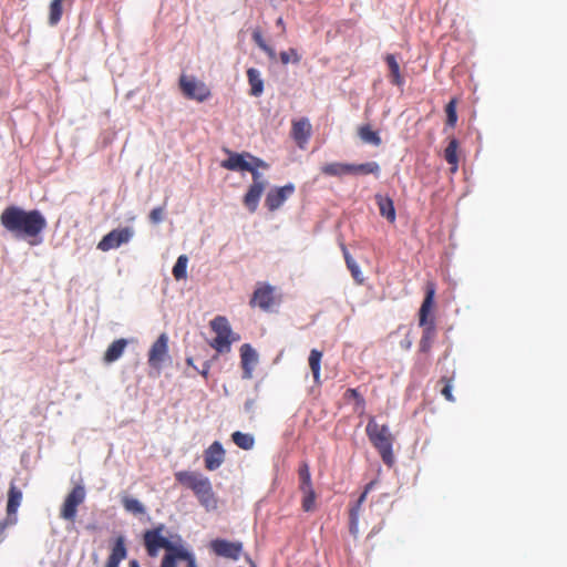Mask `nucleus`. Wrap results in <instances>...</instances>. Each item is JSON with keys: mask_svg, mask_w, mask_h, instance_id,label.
<instances>
[{"mask_svg": "<svg viewBox=\"0 0 567 567\" xmlns=\"http://www.w3.org/2000/svg\"><path fill=\"white\" fill-rule=\"evenodd\" d=\"M187 264H188V257L186 255H181L174 267H173V276L176 280L185 279L187 276Z\"/></svg>", "mask_w": 567, "mask_h": 567, "instance_id": "34", "label": "nucleus"}, {"mask_svg": "<svg viewBox=\"0 0 567 567\" xmlns=\"http://www.w3.org/2000/svg\"><path fill=\"white\" fill-rule=\"evenodd\" d=\"M127 346L126 339H117L113 341L105 351L104 360L109 363L118 360Z\"/></svg>", "mask_w": 567, "mask_h": 567, "instance_id": "21", "label": "nucleus"}, {"mask_svg": "<svg viewBox=\"0 0 567 567\" xmlns=\"http://www.w3.org/2000/svg\"><path fill=\"white\" fill-rule=\"evenodd\" d=\"M311 135V124L309 120L302 117L292 123V136L298 144L306 143Z\"/></svg>", "mask_w": 567, "mask_h": 567, "instance_id": "17", "label": "nucleus"}, {"mask_svg": "<svg viewBox=\"0 0 567 567\" xmlns=\"http://www.w3.org/2000/svg\"><path fill=\"white\" fill-rule=\"evenodd\" d=\"M254 404H255V402L252 400H247L245 403V410L247 412L251 411L254 409Z\"/></svg>", "mask_w": 567, "mask_h": 567, "instance_id": "55", "label": "nucleus"}, {"mask_svg": "<svg viewBox=\"0 0 567 567\" xmlns=\"http://www.w3.org/2000/svg\"><path fill=\"white\" fill-rule=\"evenodd\" d=\"M406 348L411 347V342H405Z\"/></svg>", "mask_w": 567, "mask_h": 567, "instance_id": "61", "label": "nucleus"}, {"mask_svg": "<svg viewBox=\"0 0 567 567\" xmlns=\"http://www.w3.org/2000/svg\"><path fill=\"white\" fill-rule=\"evenodd\" d=\"M303 494L302 498V508L305 512H311L315 508V499H316V493L313 488L302 489Z\"/></svg>", "mask_w": 567, "mask_h": 567, "instance_id": "42", "label": "nucleus"}, {"mask_svg": "<svg viewBox=\"0 0 567 567\" xmlns=\"http://www.w3.org/2000/svg\"><path fill=\"white\" fill-rule=\"evenodd\" d=\"M280 61L282 64L293 63L298 64L301 60V55L293 48H290L289 51H282L279 54Z\"/></svg>", "mask_w": 567, "mask_h": 567, "instance_id": "40", "label": "nucleus"}, {"mask_svg": "<svg viewBox=\"0 0 567 567\" xmlns=\"http://www.w3.org/2000/svg\"><path fill=\"white\" fill-rule=\"evenodd\" d=\"M342 250H343V255H344V260H346L347 267L350 270L353 279L358 284H362L364 278H363V275H362V272L360 270V267H359L358 262L352 258V256L349 254V251L347 250V248L344 246L342 247Z\"/></svg>", "mask_w": 567, "mask_h": 567, "instance_id": "31", "label": "nucleus"}, {"mask_svg": "<svg viewBox=\"0 0 567 567\" xmlns=\"http://www.w3.org/2000/svg\"><path fill=\"white\" fill-rule=\"evenodd\" d=\"M86 496L85 487L81 484L74 486L66 495L61 509L60 517L64 520L74 522L78 514V506L81 505Z\"/></svg>", "mask_w": 567, "mask_h": 567, "instance_id": "3", "label": "nucleus"}, {"mask_svg": "<svg viewBox=\"0 0 567 567\" xmlns=\"http://www.w3.org/2000/svg\"><path fill=\"white\" fill-rule=\"evenodd\" d=\"M266 186L251 184L244 196V205L250 213H255L258 208L259 200L261 198L262 193L265 192Z\"/></svg>", "mask_w": 567, "mask_h": 567, "instance_id": "15", "label": "nucleus"}, {"mask_svg": "<svg viewBox=\"0 0 567 567\" xmlns=\"http://www.w3.org/2000/svg\"><path fill=\"white\" fill-rule=\"evenodd\" d=\"M423 334L420 341V351L427 352L431 348L432 341L435 337V326L434 321L430 320V323L426 326H422Z\"/></svg>", "mask_w": 567, "mask_h": 567, "instance_id": "26", "label": "nucleus"}, {"mask_svg": "<svg viewBox=\"0 0 567 567\" xmlns=\"http://www.w3.org/2000/svg\"><path fill=\"white\" fill-rule=\"evenodd\" d=\"M350 174H373L379 175L380 165L377 162H367L362 164H349Z\"/></svg>", "mask_w": 567, "mask_h": 567, "instance_id": "24", "label": "nucleus"}, {"mask_svg": "<svg viewBox=\"0 0 567 567\" xmlns=\"http://www.w3.org/2000/svg\"><path fill=\"white\" fill-rule=\"evenodd\" d=\"M230 336L231 334L216 336L212 342V347L219 353L228 352L231 344Z\"/></svg>", "mask_w": 567, "mask_h": 567, "instance_id": "38", "label": "nucleus"}, {"mask_svg": "<svg viewBox=\"0 0 567 567\" xmlns=\"http://www.w3.org/2000/svg\"><path fill=\"white\" fill-rule=\"evenodd\" d=\"M293 193L295 185L292 183H288L281 187H274L267 193L265 204L270 212H275L279 209Z\"/></svg>", "mask_w": 567, "mask_h": 567, "instance_id": "7", "label": "nucleus"}, {"mask_svg": "<svg viewBox=\"0 0 567 567\" xmlns=\"http://www.w3.org/2000/svg\"><path fill=\"white\" fill-rule=\"evenodd\" d=\"M62 2L63 0H52L49 12V24L56 25L62 17Z\"/></svg>", "mask_w": 567, "mask_h": 567, "instance_id": "37", "label": "nucleus"}, {"mask_svg": "<svg viewBox=\"0 0 567 567\" xmlns=\"http://www.w3.org/2000/svg\"><path fill=\"white\" fill-rule=\"evenodd\" d=\"M373 485H374V482H370L369 484H367L364 491H367V493H369L372 489Z\"/></svg>", "mask_w": 567, "mask_h": 567, "instance_id": "58", "label": "nucleus"}, {"mask_svg": "<svg viewBox=\"0 0 567 567\" xmlns=\"http://www.w3.org/2000/svg\"><path fill=\"white\" fill-rule=\"evenodd\" d=\"M246 155H247V158H249L248 164L250 167H255V169L269 167V165L264 159L256 157V156L251 155L250 153H246Z\"/></svg>", "mask_w": 567, "mask_h": 567, "instance_id": "45", "label": "nucleus"}, {"mask_svg": "<svg viewBox=\"0 0 567 567\" xmlns=\"http://www.w3.org/2000/svg\"><path fill=\"white\" fill-rule=\"evenodd\" d=\"M458 141L453 137L450 140L449 145L444 151V157L446 162L452 166L451 172L457 171L458 157H457Z\"/></svg>", "mask_w": 567, "mask_h": 567, "instance_id": "23", "label": "nucleus"}, {"mask_svg": "<svg viewBox=\"0 0 567 567\" xmlns=\"http://www.w3.org/2000/svg\"><path fill=\"white\" fill-rule=\"evenodd\" d=\"M365 431L369 440L379 451L382 461L386 465L391 466L394 462V456L392 451V435L390 433L389 426L385 424L379 425L372 417L369 420Z\"/></svg>", "mask_w": 567, "mask_h": 567, "instance_id": "2", "label": "nucleus"}, {"mask_svg": "<svg viewBox=\"0 0 567 567\" xmlns=\"http://www.w3.org/2000/svg\"><path fill=\"white\" fill-rule=\"evenodd\" d=\"M276 24L278 27H280L282 30H285V23H284V19L281 17H279L276 21Z\"/></svg>", "mask_w": 567, "mask_h": 567, "instance_id": "56", "label": "nucleus"}, {"mask_svg": "<svg viewBox=\"0 0 567 567\" xmlns=\"http://www.w3.org/2000/svg\"><path fill=\"white\" fill-rule=\"evenodd\" d=\"M130 567H141L137 560H131Z\"/></svg>", "mask_w": 567, "mask_h": 567, "instance_id": "59", "label": "nucleus"}, {"mask_svg": "<svg viewBox=\"0 0 567 567\" xmlns=\"http://www.w3.org/2000/svg\"><path fill=\"white\" fill-rule=\"evenodd\" d=\"M205 466L208 471L217 470L225 460V450L220 442L215 441L206 451H205Z\"/></svg>", "mask_w": 567, "mask_h": 567, "instance_id": "12", "label": "nucleus"}, {"mask_svg": "<svg viewBox=\"0 0 567 567\" xmlns=\"http://www.w3.org/2000/svg\"><path fill=\"white\" fill-rule=\"evenodd\" d=\"M375 202L378 204L380 215L386 218L390 223L395 221L396 214L392 198L382 194H377Z\"/></svg>", "mask_w": 567, "mask_h": 567, "instance_id": "16", "label": "nucleus"}, {"mask_svg": "<svg viewBox=\"0 0 567 567\" xmlns=\"http://www.w3.org/2000/svg\"><path fill=\"white\" fill-rule=\"evenodd\" d=\"M186 363H187L188 367L193 368V365L195 364L193 357H187L186 358Z\"/></svg>", "mask_w": 567, "mask_h": 567, "instance_id": "57", "label": "nucleus"}, {"mask_svg": "<svg viewBox=\"0 0 567 567\" xmlns=\"http://www.w3.org/2000/svg\"><path fill=\"white\" fill-rule=\"evenodd\" d=\"M209 369H210V363L209 361H204L200 365V369H197V372L203 375L204 378H207L208 377V373H209Z\"/></svg>", "mask_w": 567, "mask_h": 567, "instance_id": "51", "label": "nucleus"}, {"mask_svg": "<svg viewBox=\"0 0 567 567\" xmlns=\"http://www.w3.org/2000/svg\"><path fill=\"white\" fill-rule=\"evenodd\" d=\"M210 327L213 331L216 333V336H225V334H233L230 324L227 320V318L217 316L210 321Z\"/></svg>", "mask_w": 567, "mask_h": 567, "instance_id": "32", "label": "nucleus"}, {"mask_svg": "<svg viewBox=\"0 0 567 567\" xmlns=\"http://www.w3.org/2000/svg\"><path fill=\"white\" fill-rule=\"evenodd\" d=\"M164 549L166 550L167 556H171L176 560H182L189 551V549L185 548L183 545H177L171 540H168Z\"/></svg>", "mask_w": 567, "mask_h": 567, "instance_id": "36", "label": "nucleus"}, {"mask_svg": "<svg viewBox=\"0 0 567 567\" xmlns=\"http://www.w3.org/2000/svg\"><path fill=\"white\" fill-rule=\"evenodd\" d=\"M179 85L183 93L189 99L203 102L209 95V91L206 85L204 83L197 82L195 78L182 75L179 79Z\"/></svg>", "mask_w": 567, "mask_h": 567, "instance_id": "8", "label": "nucleus"}, {"mask_svg": "<svg viewBox=\"0 0 567 567\" xmlns=\"http://www.w3.org/2000/svg\"><path fill=\"white\" fill-rule=\"evenodd\" d=\"M321 351L312 349L309 354V367L311 369L313 380L317 384L320 383V370H321Z\"/></svg>", "mask_w": 567, "mask_h": 567, "instance_id": "27", "label": "nucleus"}, {"mask_svg": "<svg viewBox=\"0 0 567 567\" xmlns=\"http://www.w3.org/2000/svg\"><path fill=\"white\" fill-rule=\"evenodd\" d=\"M445 113L446 125L450 127H454L457 122L456 101L454 99L446 104Z\"/></svg>", "mask_w": 567, "mask_h": 567, "instance_id": "41", "label": "nucleus"}, {"mask_svg": "<svg viewBox=\"0 0 567 567\" xmlns=\"http://www.w3.org/2000/svg\"><path fill=\"white\" fill-rule=\"evenodd\" d=\"M106 567H117V566H106Z\"/></svg>", "mask_w": 567, "mask_h": 567, "instance_id": "63", "label": "nucleus"}, {"mask_svg": "<svg viewBox=\"0 0 567 567\" xmlns=\"http://www.w3.org/2000/svg\"><path fill=\"white\" fill-rule=\"evenodd\" d=\"M299 480H300V491L312 488L311 484V474L309 470V465L307 463L301 464L299 467Z\"/></svg>", "mask_w": 567, "mask_h": 567, "instance_id": "39", "label": "nucleus"}, {"mask_svg": "<svg viewBox=\"0 0 567 567\" xmlns=\"http://www.w3.org/2000/svg\"><path fill=\"white\" fill-rule=\"evenodd\" d=\"M406 348L411 347V342H405Z\"/></svg>", "mask_w": 567, "mask_h": 567, "instance_id": "62", "label": "nucleus"}, {"mask_svg": "<svg viewBox=\"0 0 567 567\" xmlns=\"http://www.w3.org/2000/svg\"><path fill=\"white\" fill-rule=\"evenodd\" d=\"M367 495H368L367 491H363V493L358 498L355 506H353L352 508H357L359 511L361 504L365 501Z\"/></svg>", "mask_w": 567, "mask_h": 567, "instance_id": "53", "label": "nucleus"}, {"mask_svg": "<svg viewBox=\"0 0 567 567\" xmlns=\"http://www.w3.org/2000/svg\"><path fill=\"white\" fill-rule=\"evenodd\" d=\"M193 492L206 511H213L217 507V501L208 477H205L197 486H194Z\"/></svg>", "mask_w": 567, "mask_h": 567, "instance_id": "10", "label": "nucleus"}, {"mask_svg": "<svg viewBox=\"0 0 567 567\" xmlns=\"http://www.w3.org/2000/svg\"><path fill=\"white\" fill-rule=\"evenodd\" d=\"M247 78L250 85V94L256 97L260 96L264 92V80L260 71L255 68H249L247 70Z\"/></svg>", "mask_w": 567, "mask_h": 567, "instance_id": "20", "label": "nucleus"}, {"mask_svg": "<svg viewBox=\"0 0 567 567\" xmlns=\"http://www.w3.org/2000/svg\"><path fill=\"white\" fill-rule=\"evenodd\" d=\"M435 290L433 286L426 288L425 297L419 311V323L420 326H426L430 323L429 313L432 309L434 301Z\"/></svg>", "mask_w": 567, "mask_h": 567, "instance_id": "18", "label": "nucleus"}, {"mask_svg": "<svg viewBox=\"0 0 567 567\" xmlns=\"http://www.w3.org/2000/svg\"><path fill=\"white\" fill-rule=\"evenodd\" d=\"M221 167L233 172L250 169L246 153L228 152V157L221 162Z\"/></svg>", "mask_w": 567, "mask_h": 567, "instance_id": "14", "label": "nucleus"}, {"mask_svg": "<svg viewBox=\"0 0 567 567\" xmlns=\"http://www.w3.org/2000/svg\"><path fill=\"white\" fill-rule=\"evenodd\" d=\"M252 40L257 44V47L261 50L264 47L267 45V42L265 41L261 31L259 29H256L252 31Z\"/></svg>", "mask_w": 567, "mask_h": 567, "instance_id": "47", "label": "nucleus"}, {"mask_svg": "<svg viewBox=\"0 0 567 567\" xmlns=\"http://www.w3.org/2000/svg\"><path fill=\"white\" fill-rule=\"evenodd\" d=\"M164 528L165 526L159 524L144 533V545L150 557H156L159 549L167 545L169 539L162 535Z\"/></svg>", "mask_w": 567, "mask_h": 567, "instance_id": "6", "label": "nucleus"}, {"mask_svg": "<svg viewBox=\"0 0 567 567\" xmlns=\"http://www.w3.org/2000/svg\"><path fill=\"white\" fill-rule=\"evenodd\" d=\"M348 167V163L334 162L326 164L322 166L321 171L326 175L341 177L343 175L350 174Z\"/></svg>", "mask_w": 567, "mask_h": 567, "instance_id": "29", "label": "nucleus"}, {"mask_svg": "<svg viewBox=\"0 0 567 567\" xmlns=\"http://www.w3.org/2000/svg\"><path fill=\"white\" fill-rule=\"evenodd\" d=\"M150 220L153 224H161L164 220V208L155 207L150 213Z\"/></svg>", "mask_w": 567, "mask_h": 567, "instance_id": "46", "label": "nucleus"}, {"mask_svg": "<svg viewBox=\"0 0 567 567\" xmlns=\"http://www.w3.org/2000/svg\"><path fill=\"white\" fill-rule=\"evenodd\" d=\"M0 224L14 239H30L31 245L42 243L41 234L48 226L47 219L40 210H25L14 205L2 210Z\"/></svg>", "mask_w": 567, "mask_h": 567, "instance_id": "1", "label": "nucleus"}, {"mask_svg": "<svg viewBox=\"0 0 567 567\" xmlns=\"http://www.w3.org/2000/svg\"><path fill=\"white\" fill-rule=\"evenodd\" d=\"M134 237L132 227L115 228L107 233L97 244V249L109 251L118 248L123 244H127Z\"/></svg>", "mask_w": 567, "mask_h": 567, "instance_id": "4", "label": "nucleus"}, {"mask_svg": "<svg viewBox=\"0 0 567 567\" xmlns=\"http://www.w3.org/2000/svg\"><path fill=\"white\" fill-rule=\"evenodd\" d=\"M351 396L360 400V401H363V399L359 395L358 391L355 389H349L347 391Z\"/></svg>", "mask_w": 567, "mask_h": 567, "instance_id": "54", "label": "nucleus"}, {"mask_svg": "<svg viewBox=\"0 0 567 567\" xmlns=\"http://www.w3.org/2000/svg\"><path fill=\"white\" fill-rule=\"evenodd\" d=\"M385 62L390 69L391 82L395 85H402L403 79L401 78L400 66H399V63H398L395 56L393 54H388L385 56Z\"/></svg>", "mask_w": 567, "mask_h": 567, "instance_id": "33", "label": "nucleus"}, {"mask_svg": "<svg viewBox=\"0 0 567 567\" xmlns=\"http://www.w3.org/2000/svg\"><path fill=\"white\" fill-rule=\"evenodd\" d=\"M176 559L171 556L164 555L161 567H176Z\"/></svg>", "mask_w": 567, "mask_h": 567, "instance_id": "50", "label": "nucleus"}, {"mask_svg": "<svg viewBox=\"0 0 567 567\" xmlns=\"http://www.w3.org/2000/svg\"><path fill=\"white\" fill-rule=\"evenodd\" d=\"M209 547L215 555L231 560H238L243 551L241 542H230L224 538L213 539Z\"/></svg>", "mask_w": 567, "mask_h": 567, "instance_id": "5", "label": "nucleus"}, {"mask_svg": "<svg viewBox=\"0 0 567 567\" xmlns=\"http://www.w3.org/2000/svg\"><path fill=\"white\" fill-rule=\"evenodd\" d=\"M442 395H444V398L450 401V402H454L455 399L452 394V385L450 383L445 384V386L442 389Z\"/></svg>", "mask_w": 567, "mask_h": 567, "instance_id": "49", "label": "nucleus"}, {"mask_svg": "<svg viewBox=\"0 0 567 567\" xmlns=\"http://www.w3.org/2000/svg\"><path fill=\"white\" fill-rule=\"evenodd\" d=\"M246 172H249L251 174L252 184L264 185L266 187L268 186L267 178L265 177V175L262 173L259 172V169H255V167H250V169H247Z\"/></svg>", "mask_w": 567, "mask_h": 567, "instance_id": "43", "label": "nucleus"}, {"mask_svg": "<svg viewBox=\"0 0 567 567\" xmlns=\"http://www.w3.org/2000/svg\"><path fill=\"white\" fill-rule=\"evenodd\" d=\"M127 556L125 547V539L123 536L116 538L115 544L112 547V551L109 556L106 566H120V563Z\"/></svg>", "mask_w": 567, "mask_h": 567, "instance_id": "19", "label": "nucleus"}, {"mask_svg": "<svg viewBox=\"0 0 567 567\" xmlns=\"http://www.w3.org/2000/svg\"><path fill=\"white\" fill-rule=\"evenodd\" d=\"M182 560H185L187 563V567H198L196 557L193 551H188L186 556Z\"/></svg>", "mask_w": 567, "mask_h": 567, "instance_id": "48", "label": "nucleus"}, {"mask_svg": "<svg viewBox=\"0 0 567 567\" xmlns=\"http://www.w3.org/2000/svg\"><path fill=\"white\" fill-rule=\"evenodd\" d=\"M240 358L243 367V378L251 379L254 367L258 362L257 351L249 343H244L240 347Z\"/></svg>", "mask_w": 567, "mask_h": 567, "instance_id": "11", "label": "nucleus"}, {"mask_svg": "<svg viewBox=\"0 0 567 567\" xmlns=\"http://www.w3.org/2000/svg\"><path fill=\"white\" fill-rule=\"evenodd\" d=\"M121 502L124 509L133 515H143L146 512L145 506L137 498L123 496Z\"/></svg>", "mask_w": 567, "mask_h": 567, "instance_id": "28", "label": "nucleus"}, {"mask_svg": "<svg viewBox=\"0 0 567 567\" xmlns=\"http://www.w3.org/2000/svg\"><path fill=\"white\" fill-rule=\"evenodd\" d=\"M261 50H262V51L268 55V58H269L270 60H276V58H277V53H276V51H275V49H274L272 47H270V45H268V44H267V45H266V47H264Z\"/></svg>", "mask_w": 567, "mask_h": 567, "instance_id": "52", "label": "nucleus"}, {"mask_svg": "<svg viewBox=\"0 0 567 567\" xmlns=\"http://www.w3.org/2000/svg\"><path fill=\"white\" fill-rule=\"evenodd\" d=\"M233 442L243 450H251L255 445V437L249 433L236 431L231 434Z\"/></svg>", "mask_w": 567, "mask_h": 567, "instance_id": "30", "label": "nucleus"}, {"mask_svg": "<svg viewBox=\"0 0 567 567\" xmlns=\"http://www.w3.org/2000/svg\"><path fill=\"white\" fill-rule=\"evenodd\" d=\"M360 138L371 145L379 146L381 144V137L379 133L372 131L369 126H362L359 131Z\"/></svg>", "mask_w": 567, "mask_h": 567, "instance_id": "35", "label": "nucleus"}, {"mask_svg": "<svg viewBox=\"0 0 567 567\" xmlns=\"http://www.w3.org/2000/svg\"><path fill=\"white\" fill-rule=\"evenodd\" d=\"M22 501V492L16 486H11L9 489V497L7 504L8 516L16 515Z\"/></svg>", "mask_w": 567, "mask_h": 567, "instance_id": "25", "label": "nucleus"}, {"mask_svg": "<svg viewBox=\"0 0 567 567\" xmlns=\"http://www.w3.org/2000/svg\"><path fill=\"white\" fill-rule=\"evenodd\" d=\"M175 478L178 483L187 486L193 491L194 486H197L202 480L205 478V476L195 472L181 471L175 474Z\"/></svg>", "mask_w": 567, "mask_h": 567, "instance_id": "22", "label": "nucleus"}, {"mask_svg": "<svg viewBox=\"0 0 567 567\" xmlns=\"http://www.w3.org/2000/svg\"><path fill=\"white\" fill-rule=\"evenodd\" d=\"M168 353V337L162 333L157 340L152 344L148 352V364L152 368L159 369L165 361Z\"/></svg>", "mask_w": 567, "mask_h": 567, "instance_id": "9", "label": "nucleus"}, {"mask_svg": "<svg viewBox=\"0 0 567 567\" xmlns=\"http://www.w3.org/2000/svg\"><path fill=\"white\" fill-rule=\"evenodd\" d=\"M250 302L265 311L270 310L274 303V288L270 285L257 288Z\"/></svg>", "mask_w": 567, "mask_h": 567, "instance_id": "13", "label": "nucleus"}, {"mask_svg": "<svg viewBox=\"0 0 567 567\" xmlns=\"http://www.w3.org/2000/svg\"><path fill=\"white\" fill-rule=\"evenodd\" d=\"M359 513L357 508H351L350 511V533L353 536L358 535L359 532Z\"/></svg>", "mask_w": 567, "mask_h": 567, "instance_id": "44", "label": "nucleus"}, {"mask_svg": "<svg viewBox=\"0 0 567 567\" xmlns=\"http://www.w3.org/2000/svg\"><path fill=\"white\" fill-rule=\"evenodd\" d=\"M193 369H194L195 371H197V369H200V367H198V365L194 364V365H193Z\"/></svg>", "mask_w": 567, "mask_h": 567, "instance_id": "60", "label": "nucleus"}]
</instances>
